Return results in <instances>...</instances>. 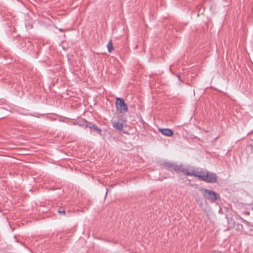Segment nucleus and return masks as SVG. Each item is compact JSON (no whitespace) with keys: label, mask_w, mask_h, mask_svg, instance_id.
I'll list each match as a JSON object with an SVG mask.
<instances>
[{"label":"nucleus","mask_w":253,"mask_h":253,"mask_svg":"<svg viewBox=\"0 0 253 253\" xmlns=\"http://www.w3.org/2000/svg\"><path fill=\"white\" fill-rule=\"evenodd\" d=\"M187 176H194L199 177L202 180L209 183H215L217 181V177L215 173H210L209 171H195L193 170L187 172Z\"/></svg>","instance_id":"1"},{"label":"nucleus","mask_w":253,"mask_h":253,"mask_svg":"<svg viewBox=\"0 0 253 253\" xmlns=\"http://www.w3.org/2000/svg\"><path fill=\"white\" fill-rule=\"evenodd\" d=\"M162 166L168 170H174L177 173L182 172L186 175L187 172H189L188 169L182 165H177L174 163L166 162L162 164Z\"/></svg>","instance_id":"2"},{"label":"nucleus","mask_w":253,"mask_h":253,"mask_svg":"<svg viewBox=\"0 0 253 253\" xmlns=\"http://www.w3.org/2000/svg\"><path fill=\"white\" fill-rule=\"evenodd\" d=\"M201 191L203 196L211 202H214L220 200V195L213 191L206 188L201 189Z\"/></svg>","instance_id":"3"},{"label":"nucleus","mask_w":253,"mask_h":253,"mask_svg":"<svg viewBox=\"0 0 253 253\" xmlns=\"http://www.w3.org/2000/svg\"><path fill=\"white\" fill-rule=\"evenodd\" d=\"M116 106L117 110H119L121 113H125L127 111V106L123 98H117Z\"/></svg>","instance_id":"4"},{"label":"nucleus","mask_w":253,"mask_h":253,"mask_svg":"<svg viewBox=\"0 0 253 253\" xmlns=\"http://www.w3.org/2000/svg\"><path fill=\"white\" fill-rule=\"evenodd\" d=\"M159 130L163 135H165L167 136H171L173 135L172 130L169 128H159Z\"/></svg>","instance_id":"5"},{"label":"nucleus","mask_w":253,"mask_h":253,"mask_svg":"<svg viewBox=\"0 0 253 253\" xmlns=\"http://www.w3.org/2000/svg\"><path fill=\"white\" fill-rule=\"evenodd\" d=\"M112 124L113 125V126L116 129L121 130L123 129V124L121 122H112Z\"/></svg>","instance_id":"6"},{"label":"nucleus","mask_w":253,"mask_h":253,"mask_svg":"<svg viewBox=\"0 0 253 253\" xmlns=\"http://www.w3.org/2000/svg\"><path fill=\"white\" fill-rule=\"evenodd\" d=\"M107 47L108 48V51L109 53H111L114 50L112 40H110V41L107 43Z\"/></svg>","instance_id":"7"},{"label":"nucleus","mask_w":253,"mask_h":253,"mask_svg":"<svg viewBox=\"0 0 253 253\" xmlns=\"http://www.w3.org/2000/svg\"><path fill=\"white\" fill-rule=\"evenodd\" d=\"M84 125L86 127H89V128H93V129H94L95 126V125H94L92 123L87 122V121H85Z\"/></svg>","instance_id":"8"},{"label":"nucleus","mask_w":253,"mask_h":253,"mask_svg":"<svg viewBox=\"0 0 253 253\" xmlns=\"http://www.w3.org/2000/svg\"><path fill=\"white\" fill-rule=\"evenodd\" d=\"M57 212L59 213V214H63L64 215H65V210L63 209V208H60L58 211H57Z\"/></svg>","instance_id":"9"},{"label":"nucleus","mask_w":253,"mask_h":253,"mask_svg":"<svg viewBox=\"0 0 253 253\" xmlns=\"http://www.w3.org/2000/svg\"><path fill=\"white\" fill-rule=\"evenodd\" d=\"M94 129L96 130V131H97V132H98V133L100 134L102 130L101 129L99 128L97 126H95L94 128Z\"/></svg>","instance_id":"10"},{"label":"nucleus","mask_w":253,"mask_h":253,"mask_svg":"<svg viewBox=\"0 0 253 253\" xmlns=\"http://www.w3.org/2000/svg\"><path fill=\"white\" fill-rule=\"evenodd\" d=\"M94 129L96 130V131H97V132H98V133L100 134L102 130L101 129L99 128L97 126H95L94 128Z\"/></svg>","instance_id":"11"},{"label":"nucleus","mask_w":253,"mask_h":253,"mask_svg":"<svg viewBox=\"0 0 253 253\" xmlns=\"http://www.w3.org/2000/svg\"><path fill=\"white\" fill-rule=\"evenodd\" d=\"M107 192H108V190H107V191H106V195L107 194Z\"/></svg>","instance_id":"12"}]
</instances>
